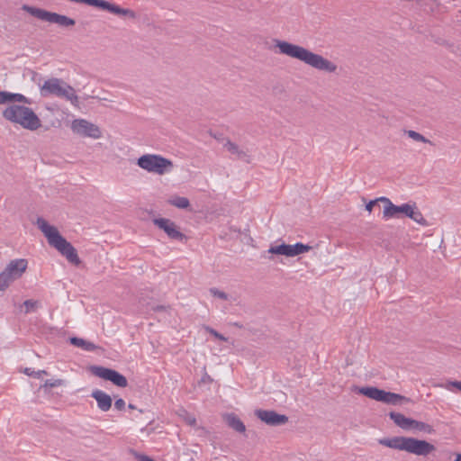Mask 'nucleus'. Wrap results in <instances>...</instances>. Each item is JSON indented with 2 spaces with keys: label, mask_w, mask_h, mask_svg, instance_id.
<instances>
[{
  "label": "nucleus",
  "mask_w": 461,
  "mask_h": 461,
  "mask_svg": "<svg viewBox=\"0 0 461 461\" xmlns=\"http://www.w3.org/2000/svg\"><path fill=\"white\" fill-rule=\"evenodd\" d=\"M357 392L372 400L391 405H401L411 402L410 398L402 394L386 392L375 386L359 387Z\"/></svg>",
  "instance_id": "6"
},
{
  "label": "nucleus",
  "mask_w": 461,
  "mask_h": 461,
  "mask_svg": "<svg viewBox=\"0 0 461 461\" xmlns=\"http://www.w3.org/2000/svg\"><path fill=\"white\" fill-rule=\"evenodd\" d=\"M406 134L408 135V137H410L411 139H412L415 141L432 144V142L429 139H427L422 134H420L415 131H412V130L407 131Z\"/></svg>",
  "instance_id": "27"
},
{
  "label": "nucleus",
  "mask_w": 461,
  "mask_h": 461,
  "mask_svg": "<svg viewBox=\"0 0 461 461\" xmlns=\"http://www.w3.org/2000/svg\"><path fill=\"white\" fill-rule=\"evenodd\" d=\"M110 13L117 14V15H121V16H126L131 19L136 18V14L134 11H132L131 9L122 8L121 6L114 5V4H113Z\"/></svg>",
  "instance_id": "24"
},
{
  "label": "nucleus",
  "mask_w": 461,
  "mask_h": 461,
  "mask_svg": "<svg viewBox=\"0 0 461 461\" xmlns=\"http://www.w3.org/2000/svg\"><path fill=\"white\" fill-rule=\"evenodd\" d=\"M256 416L271 426H279L285 424L288 421V417L284 414H278L274 411L257 410Z\"/></svg>",
  "instance_id": "13"
},
{
  "label": "nucleus",
  "mask_w": 461,
  "mask_h": 461,
  "mask_svg": "<svg viewBox=\"0 0 461 461\" xmlns=\"http://www.w3.org/2000/svg\"><path fill=\"white\" fill-rule=\"evenodd\" d=\"M154 224L157 225L159 229L163 230L172 240H181L185 237V235L178 230L176 223L169 219H155Z\"/></svg>",
  "instance_id": "14"
},
{
  "label": "nucleus",
  "mask_w": 461,
  "mask_h": 461,
  "mask_svg": "<svg viewBox=\"0 0 461 461\" xmlns=\"http://www.w3.org/2000/svg\"><path fill=\"white\" fill-rule=\"evenodd\" d=\"M383 446L406 451L408 453L426 456L435 450L434 445L429 442L408 437H394L392 438H384L379 441Z\"/></svg>",
  "instance_id": "4"
},
{
  "label": "nucleus",
  "mask_w": 461,
  "mask_h": 461,
  "mask_svg": "<svg viewBox=\"0 0 461 461\" xmlns=\"http://www.w3.org/2000/svg\"><path fill=\"white\" fill-rule=\"evenodd\" d=\"M91 396L96 401L98 408L103 411H107L112 407V398L106 393L95 389L92 392Z\"/></svg>",
  "instance_id": "18"
},
{
  "label": "nucleus",
  "mask_w": 461,
  "mask_h": 461,
  "mask_svg": "<svg viewBox=\"0 0 461 461\" xmlns=\"http://www.w3.org/2000/svg\"><path fill=\"white\" fill-rule=\"evenodd\" d=\"M223 419L227 425L237 432L243 433L246 427L242 420L234 413H227L223 415Z\"/></svg>",
  "instance_id": "20"
},
{
  "label": "nucleus",
  "mask_w": 461,
  "mask_h": 461,
  "mask_svg": "<svg viewBox=\"0 0 461 461\" xmlns=\"http://www.w3.org/2000/svg\"><path fill=\"white\" fill-rule=\"evenodd\" d=\"M311 249V246L301 242H297L294 245L282 243L280 245L270 246L267 252L270 254L282 255L288 258H293L306 253Z\"/></svg>",
  "instance_id": "10"
},
{
  "label": "nucleus",
  "mask_w": 461,
  "mask_h": 461,
  "mask_svg": "<svg viewBox=\"0 0 461 461\" xmlns=\"http://www.w3.org/2000/svg\"><path fill=\"white\" fill-rule=\"evenodd\" d=\"M390 419L400 428L403 429H411L412 419L405 417L400 412L391 411Z\"/></svg>",
  "instance_id": "21"
},
{
  "label": "nucleus",
  "mask_w": 461,
  "mask_h": 461,
  "mask_svg": "<svg viewBox=\"0 0 461 461\" xmlns=\"http://www.w3.org/2000/svg\"><path fill=\"white\" fill-rule=\"evenodd\" d=\"M222 145L223 148L230 152L235 158L241 159L243 161L249 162V156L240 149L236 143L232 142L230 139L222 138Z\"/></svg>",
  "instance_id": "17"
},
{
  "label": "nucleus",
  "mask_w": 461,
  "mask_h": 461,
  "mask_svg": "<svg viewBox=\"0 0 461 461\" xmlns=\"http://www.w3.org/2000/svg\"><path fill=\"white\" fill-rule=\"evenodd\" d=\"M23 9L29 13L31 15L38 18L39 20L46 21L51 23H56L63 28H68L76 24V21L74 19L63 14L51 13L41 8L29 5H23Z\"/></svg>",
  "instance_id": "7"
},
{
  "label": "nucleus",
  "mask_w": 461,
  "mask_h": 461,
  "mask_svg": "<svg viewBox=\"0 0 461 461\" xmlns=\"http://www.w3.org/2000/svg\"><path fill=\"white\" fill-rule=\"evenodd\" d=\"M84 4H86L88 5L99 7L103 10H106L108 12H111V8L113 6V4L105 1V0H84Z\"/></svg>",
  "instance_id": "26"
},
{
  "label": "nucleus",
  "mask_w": 461,
  "mask_h": 461,
  "mask_svg": "<svg viewBox=\"0 0 461 461\" xmlns=\"http://www.w3.org/2000/svg\"><path fill=\"white\" fill-rule=\"evenodd\" d=\"M275 45L278 48L279 53L296 59L318 70L334 72L337 69V66L333 62L302 46L279 40L275 41Z\"/></svg>",
  "instance_id": "1"
},
{
  "label": "nucleus",
  "mask_w": 461,
  "mask_h": 461,
  "mask_svg": "<svg viewBox=\"0 0 461 461\" xmlns=\"http://www.w3.org/2000/svg\"><path fill=\"white\" fill-rule=\"evenodd\" d=\"M23 305L26 308L25 312H30L34 310L37 305V302L33 300H26L24 301Z\"/></svg>",
  "instance_id": "32"
},
{
  "label": "nucleus",
  "mask_w": 461,
  "mask_h": 461,
  "mask_svg": "<svg viewBox=\"0 0 461 461\" xmlns=\"http://www.w3.org/2000/svg\"><path fill=\"white\" fill-rule=\"evenodd\" d=\"M62 384H63V381L61 379H55V380L49 379L44 382V384L41 386V388H44V389L53 388V387L60 386Z\"/></svg>",
  "instance_id": "29"
},
{
  "label": "nucleus",
  "mask_w": 461,
  "mask_h": 461,
  "mask_svg": "<svg viewBox=\"0 0 461 461\" xmlns=\"http://www.w3.org/2000/svg\"><path fill=\"white\" fill-rule=\"evenodd\" d=\"M381 203H384L383 218L389 220L393 218H401L402 216H408L411 203H402L401 205H395L392 201L384 196L379 197Z\"/></svg>",
  "instance_id": "12"
},
{
  "label": "nucleus",
  "mask_w": 461,
  "mask_h": 461,
  "mask_svg": "<svg viewBox=\"0 0 461 461\" xmlns=\"http://www.w3.org/2000/svg\"><path fill=\"white\" fill-rule=\"evenodd\" d=\"M26 74L32 77L33 83L38 85V86H63L65 84L61 79L54 77L44 80L41 75L32 70H28Z\"/></svg>",
  "instance_id": "19"
},
{
  "label": "nucleus",
  "mask_w": 461,
  "mask_h": 461,
  "mask_svg": "<svg viewBox=\"0 0 461 461\" xmlns=\"http://www.w3.org/2000/svg\"><path fill=\"white\" fill-rule=\"evenodd\" d=\"M446 387L448 390H450L451 387H456V389L461 391V381H452V382H449Z\"/></svg>",
  "instance_id": "35"
},
{
  "label": "nucleus",
  "mask_w": 461,
  "mask_h": 461,
  "mask_svg": "<svg viewBox=\"0 0 461 461\" xmlns=\"http://www.w3.org/2000/svg\"><path fill=\"white\" fill-rule=\"evenodd\" d=\"M27 264V260L23 258L12 260L0 273V290H5L13 281L20 278L25 272Z\"/></svg>",
  "instance_id": "8"
},
{
  "label": "nucleus",
  "mask_w": 461,
  "mask_h": 461,
  "mask_svg": "<svg viewBox=\"0 0 461 461\" xmlns=\"http://www.w3.org/2000/svg\"><path fill=\"white\" fill-rule=\"evenodd\" d=\"M168 203L179 209H186L190 205L189 200L186 197L177 195L171 197L168 200Z\"/></svg>",
  "instance_id": "25"
},
{
  "label": "nucleus",
  "mask_w": 461,
  "mask_h": 461,
  "mask_svg": "<svg viewBox=\"0 0 461 461\" xmlns=\"http://www.w3.org/2000/svg\"><path fill=\"white\" fill-rule=\"evenodd\" d=\"M41 95H47L52 94L58 97H61L69 101L74 106L78 107V97L76 95L75 88H41Z\"/></svg>",
  "instance_id": "15"
},
{
  "label": "nucleus",
  "mask_w": 461,
  "mask_h": 461,
  "mask_svg": "<svg viewBox=\"0 0 461 461\" xmlns=\"http://www.w3.org/2000/svg\"><path fill=\"white\" fill-rule=\"evenodd\" d=\"M70 342L72 345L77 348H81L86 351H94L96 348L94 343L77 337L71 338Z\"/></svg>",
  "instance_id": "23"
},
{
  "label": "nucleus",
  "mask_w": 461,
  "mask_h": 461,
  "mask_svg": "<svg viewBox=\"0 0 461 461\" xmlns=\"http://www.w3.org/2000/svg\"><path fill=\"white\" fill-rule=\"evenodd\" d=\"M408 218L411 219L421 226H428V221L423 217L421 212L418 209L415 203H412L408 213Z\"/></svg>",
  "instance_id": "22"
},
{
  "label": "nucleus",
  "mask_w": 461,
  "mask_h": 461,
  "mask_svg": "<svg viewBox=\"0 0 461 461\" xmlns=\"http://www.w3.org/2000/svg\"><path fill=\"white\" fill-rule=\"evenodd\" d=\"M166 306L164 305H157L156 307H154V311H162V310H166Z\"/></svg>",
  "instance_id": "39"
},
{
  "label": "nucleus",
  "mask_w": 461,
  "mask_h": 461,
  "mask_svg": "<svg viewBox=\"0 0 461 461\" xmlns=\"http://www.w3.org/2000/svg\"><path fill=\"white\" fill-rule=\"evenodd\" d=\"M10 104L24 105L25 104H31L32 101L22 94L0 91V105L6 104L8 106Z\"/></svg>",
  "instance_id": "16"
},
{
  "label": "nucleus",
  "mask_w": 461,
  "mask_h": 461,
  "mask_svg": "<svg viewBox=\"0 0 461 461\" xmlns=\"http://www.w3.org/2000/svg\"><path fill=\"white\" fill-rule=\"evenodd\" d=\"M114 407H115V409H117L118 411H122V410H123V409H124V407H125V402H124V400H123V399H122V398L117 399V400L115 401V402H114Z\"/></svg>",
  "instance_id": "34"
},
{
  "label": "nucleus",
  "mask_w": 461,
  "mask_h": 461,
  "mask_svg": "<svg viewBox=\"0 0 461 461\" xmlns=\"http://www.w3.org/2000/svg\"><path fill=\"white\" fill-rule=\"evenodd\" d=\"M24 374H26L29 376H33L35 378H40L41 376V375H47V372L45 370L35 371L32 368L26 367L24 369Z\"/></svg>",
  "instance_id": "31"
},
{
  "label": "nucleus",
  "mask_w": 461,
  "mask_h": 461,
  "mask_svg": "<svg viewBox=\"0 0 461 461\" xmlns=\"http://www.w3.org/2000/svg\"><path fill=\"white\" fill-rule=\"evenodd\" d=\"M454 461H461V454H456V459Z\"/></svg>",
  "instance_id": "40"
},
{
  "label": "nucleus",
  "mask_w": 461,
  "mask_h": 461,
  "mask_svg": "<svg viewBox=\"0 0 461 461\" xmlns=\"http://www.w3.org/2000/svg\"><path fill=\"white\" fill-rule=\"evenodd\" d=\"M138 461H155L151 457L146 455H138L137 456Z\"/></svg>",
  "instance_id": "38"
},
{
  "label": "nucleus",
  "mask_w": 461,
  "mask_h": 461,
  "mask_svg": "<svg viewBox=\"0 0 461 461\" xmlns=\"http://www.w3.org/2000/svg\"><path fill=\"white\" fill-rule=\"evenodd\" d=\"M2 116L6 121L32 131L41 127V121L38 115L32 108L23 104H10L3 110Z\"/></svg>",
  "instance_id": "3"
},
{
  "label": "nucleus",
  "mask_w": 461,
  "mask_h": 461,
  "mask_svg": "<svg viewBox=\"0 0 461 461\" xmlns=\"http://www.w3.org/2000/svg\"><path fill=\"white\" fill-rule=\"evenodd\" d=\"M137 165L149 173L163 176L174 168L172 160L158 154H144L137 160Z\"/></svg>",
  "instance_id": "5"
},
{
  "label": "nucleus",
  "mask_w": 461,
  "mask_h": 461,
  "mask_svg": "<svg viewBox=\"0 0 461 461\" xmlns=\"http://www.w3.org/2000/svg\"><path fill=\"white\" fill-rule=\"evenodd\" d=\"M206 330L210 332V334H212L214 338L220 339V340H222V341H227V338L224 337L222 334L219 333L218 331H216L215 330L212 329V328H209L207 327Z\"/></svg>",
  "instance_id": "33"
},
{
  "label": "nucleus",
  "mask_w": 461,
  "mask_h": 461,
  "mask_svg": "<svg viewBox=\"0 0 461 461\" xmlns=\"http://www.w3.org/2000/svg\"><path fill=\"white\" fill-rule=\"evenodd\" d=\"M70 130L75 135L82 138L98 140L102 137V131L96 124L82 118L74 119L70 122Z\"/></svg>",
  "instance_id": "9"
},
{
  "label": "nucleus",
  "mask_w": 461,
  "mask_h": 461,
  "mask_svg": "<svg viewBox=\"0 0 461 461\" xmlns=\"http://www.w3.org/2000/svg\"><path fill=\"white\" fill-rule=\"evenodd\" d=\"M209 291H210V294L212 296H214V297L220 298L221 300H228L229 299V294H227L223 291H220L219 289H217L215 287L210 288Z\"/></svg>",
  "instance_id": "30"
},
{
  "label": "nucleus",
  "mask_w": 461,
  "mask_h": 461,
  "mask_svg": "<svg viewBox=\"0 0 461 461\" xmlns=\"http://www.w3.org/2000/svg\"><path fill=\"white\" fill-rule=\"evenodd\" d=\"M90 370L94 375L110 381L119 387H126L128 384L126 377L116 370L99 366H93Z\"/></svg>",
  "instance_id": "11"
},
{
  "label": "nucleus",
  "mask_w": 461,
  "mask_h": 461,
  "mask_svg": "<svg viewBox=\"0 0 461 461\" xmlns=\"http://www.w3.org/2000/svg\"><path fill=\"white\" fill-rule=\"evenodd\" d=\"M215 138L218 140H221L222 141V139H220V136H215Z\"/></svg>",
  "instance_id": "42"
},
{
  "label": "nucleus",
  "mask_w": 461,
  "mask_h": 461,
  "mask_svg": "<svg viewBox=\"0 0 461 461\" xmlns=\"http://www.w3.org/2000/svg\"><path fill=\"white\" fill-rule=\"evenodd\" d=\"M411 428L421 430V431H426V432H431V430H432V428L430 425H429L425 422H422V421L415 420H412Z\"/></svg>",
  "instance_id": "28"
},
{
  "label": "nucleus",
  "mask_w": 461,
  "mask_h": 461,
  "mask_svg": "<svg viewBox=\"0 0 461 461\" xmlns=\"http://www.w3.org/2000/svg\"><path fill=\"white\" fill-rule=\"evenodd\" d=\"M36 224L47 238L48 243L65 257L69 263L76 266L80 264V259L76 249L61 236L56 227L50 225L48 221L41 217L37 219Z\"/></svg>",
  "instance_id": "2"
},
{
  "label": "nucleus",
  "mask_w": 461,
  "mask_h": 461,
  "mask_svg": "<svg viewBox=\"0 0 461 461\" xmlns=\"http://www.w3.org/2000/svg\"><path fill=\"white\" fill-rule=\"evenodd\" d=\"M378 202H381V200H379V198H376L375 200H372L370 201L368 203H366V210L368 211L369 212H372L373 210V207L375 206V204H376Z\"/></svg>",
  "instance_id": "36"
},
{
  "label": "nucleus",
  "mask_w": 461,
  "mask_h": 461,
  "mask_svg": "<svg viewBox=\"0 0 461 461\" xmlns=\"http://www.w3.org/2000/svg\"><path fill=\"white\" fill-rule=\"evenodd\" d=\"M185 421L191 426H194L196 424V419L193 415L188 414L185 418Z\"/></svg>",
  "instance_id": "37"
},
{
  "label": "nucleus",
  "mask_w": 461,
  "mask_h": 461,
  "mask_svg": "<svg viewBox=\"0 0 461 461\" xmlns=\"http://www.w3.org/2000/svg\"><path fill=\"white\" fill-rule=\"evenodd\" d=\"M128 407H129V409H132V410H133V409H135V406H134L133 404H131V403H130V404L128 405Z\"/></svg>",
  "instance_id": "41"
}]
</instances>
